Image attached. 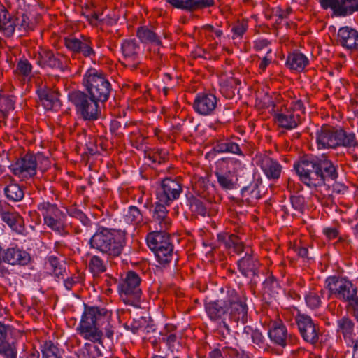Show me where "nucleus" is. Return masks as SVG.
I'll list each match as a JSON object with an SVG mask.
<instances>
[{"instance_id": "35", "label": "nucleus", "mask_w": 358, "mask_h": 358, "mask_svg": "<svg viewBox=\"0 0 358 358\" xmlns=\"http://www.w3.org/2000/svg\"><path fill=\"white\" fill-rule=\"evenodd\" d=\"M308 58L301 52H292L287 57L286 65L292 70L301 71L308 65Z\"/></svg>"}, {"instance_id": "48", "label": "nucleus", "mask_w": 358, "mask_h": 358, "mask_svg": "<svg viewBox=\"0 0 358 358\" xmlns=\"http://www.w3.org/2000/svg\"><path fill=\"white\" fill-rule=\"evenodd\" d=\"M64 218L65 217H59V218H52L44 220V222L51 229L60 234H63L64 233Z\"/></svg>"}, {"instance_id": "45", "label": "nucleus", "mask_w": 358, "mask_h": 358, "mask_svg": "<svg viewBox=\"0 0 358 358\" xmlns=\"http://www.w3.org/2000/svg\"><path fill=\"white\" fill-rule=\"evenodd\" d=\"M15 72L24 79L30 78L32 73V65L27 59H20L17 63Z\"/></svg>"}, {"instance_id": "4", "label": "nucleus", "mask_w": 358, "mask_h": 358, "mask_svg": "<svg viewBox=\"0 0 358 358\" xmlns=\"http://www.w3.org/2000/svg\"><path fill=\"white\" fill-rule=\"evenodd\" d=\"M316 142L319 149L358 147V139L355 133L329 125H323L317 131Z\"/></svg>"}, {"instance_id": "12", "label": "nucleus", "mask_w": 358, "mask_h": 358, "mask_svg": "<svg viewBox=\"0 0 358 358\" xmlns=\"http://www.w3.org/2000/svg\"><path fill=\"white\" fill-rule=\"evenodd\" d=\"M182 192V187L178 180L166 178L157 189V199L160 203L169 206L178 199Z\"/></svg>"}, {"instance_id": "7", "label": "nucleus", "mask_w": 358, "mask_h": 358, "mask_svg": "<svg viewBox=\"0 0 358 358\" xmlns=\"http://www.w3.org/2000/svg\"><path fill=\"white\" fill-rule=\"evenodd\" d=\"M141 278L133 271L127 273L125 278L118 285L122 300L127 304L136 306L139 302L142 291L141 289Z\"/></svg>"}, {"instance_id": "50", "label": "nucleus", "mask_w": 358, "mask_h": 358, "mask_svg": "<svg viewBox=\"0 0 358 358\" xmlns=\"http://www.w3.org/2000/svg\"><path fill=\"white\" fill-rule=\"evenodd\" d=\"M189 202L190 209L192 212L201 216H205L207 214L206 207L202 201L196 198H192Z\"/></svg>"}, {"instance_id": "57", "label": "nucleus", "mask_w": 358, "mask_h": 358, "mask_svg": "<svg viewBox=\"0 0 358 358\" xmlns=\"http://www.w3.org/2000/svg\"><path fill=\"white\" fill-rule=\"evenodd\" d=\"M220 350L222 353L223 358H238L241 355L238 352L236 349L232 348L231 347H224L222 348Z\"/></svg>"}, {"instance_id": "30", "label": "nucleus", "mask_w": 358, "mask_h": 358, "mask_svg": "<svg viewBox=\"0 0 358 358\" xmlns=\"http://www.w3.org/2000/svg\"><path fill=\"white\" fill-rule=\"evenodd\" d=\"M166 206L159 201L156 203L152 212L153 222L159 226L160 230H167L171 226V220L168 217Z\"/></svg>"}, {"instance_id": "51", "label": "nucleus", "mask_w": 358, "mask_h": 358, "mask_svg": "<svg viewBox=\"0 0 358 358\" xmlns=\"http://www.w3.org/2000/svg\"><path fill=\"white\" fill-rule=\"evenodd\" d=\"M14 18L16 20L15 28L17 27L20 31H27L31 29L30 20L27 15L22 14Z\"/></svg>"}, {"instance_id": "52", "label": "nucleus", "mask_w": 358, "mask_h": 358, "mask_svg": "<svg viewBox=\"0 0 358 358\" xmlns=\"http://www.w3.org/2000/svg\"><path fill=\"white\" fill-rule=\"evenodd\" d=\"M68 213L70 216L79 220L83 225L88 226L90 224V219L81 210L72 208L68 210Z\"/></svg>"}, {"instance_id": "11", "label": "nucleus", "mask_w": 358, "mask_h": 358, "mask_svg": "<svg viewBox=\"0 0 358 358\" xmlns=\"http://www.w3.org/2000/svg\"><path fill=\"white\" fill-rule=\"evenodd\" d=\"M13 175L21 180L33 178L36 174L37 161L34 155L27 154L9 166Z\"/></svg>"}, {"instance_id": "62", "label": "nucleus", "mask_w": 358, "mask_h": 358, "mask_svg": "<svg viewBox=\"0 0 358 358\" xmlns=\"http://www.w3.org/2000/svg\"><path fill=\"white\" fill-rule=\"evenodd\" d=\"M273 15L278 17V20H276V23L279 24V20H281L284 18L287 17V14H285V11L283 10L281 8L277 7L273 10Z\"/></svg>"}, {"instance_id": "47", "label": "nucleus", "mask_w": 358, "mask_h": 358, "mask_svg": "<svg viewBox=\"0 0 358 358\" xmlns=\"http://www.w3.org/2000/svg\"><path fill=\"white\" fill-rule=\"evenodd\" d=\"M125 220L127 223L137 224L143 221V215L137 207L131 206L125 215Z\"/></svg>"}, {"instance_id": "17", "label": "nucleus", "mask_w": 358, "mask_h": 358, "mask_svg": "<svg viewBox=\"0 0 358 358\" xmlns=\"http://www.w3.org/2000/svg\"><path fill=\"white\" fill-rule=\"evenodd\" d=\"M271 341L281 347L294 343L295 337L288 334L286 326L281 322H273L268 332Z\"/></svg>"}, {"instance_id": "63", "label": "nucleus", "mask_w": 358, "mask_h": 358, "mask_svg": "<svg viewBox=\"0 0 358 358\" xmlns=\"http://www.w3.org/2000/svg\"><path fill=\"white\" fill-rule=\"evenodd\" d=\"M269 44V42L266 39H259L255 43V49L257 51L262 50L266 48Z\"/></svg>"}, {"instance_id": "31", "label": "nucleus", "mask_w": 358, "mask_h": 358, "mask_svg": "<svg viewBox=\"0 0 358 358\" xmlns=\"http://www.w3.org/2000/svg\"><path fill=\"white\" fill-rule=\"evenodd\" d=\"M336 332L341 334L345 340L353 341L355 336V322L348 316H343L337 320Z\"/></svg>"}, {"instance_id": "38", "label": "nucleus", "mask_w": 358, "mask_h": 358, "mask_svg": "<svg viewBox=\"0 0 358 358\" xmlns=\"http://www.w3.org/2000/svg\"><path fill=\"white\" fill-rule=\"evenodd\" d=\"M38 209L41 210L44 220L59 218V217H65V214L60 210L55 205L50 203H43L38 206Z\"/></svg>"}, {"instance_id": "24", "label": "nucleus", "mask_w": 358, "mask_h": 358, "mask_svg": "<svg viewBox=\"0 0 358 358\" xmlns=\"http://www.w3.org/2000/svg\"><path fill=\"white\" fill-rule=\"evenodd\" d=\"M176 8L196 10L213 6L214 0H166Z\"/></svg>"}, {"instance_id": "3", "label": "nucleus", "mask_w": 358, "mask_h": 358, "mask_svg": "<svg viewBox=\"0 0 358 358\" xmlns=\"http://www.w3.org/2000/svg\"><path fill=\"white\" fill-rule=\"evenodd\" d=\"M125 243V233L115 229L99 227L91 237L92 248L110 257H118Z\"/></svg>"}, {"instance_id": "5", "label": "nucleus", "mask_w": 358, "mask_h": 358, "mask_svg": "<svg viewBox=\"0 0 358 358\" xmlns=\"http://www.w3.org/2000/svg\"><path fill=\"white\" fill-rule=\"evenodd\" d=\"M294 169L301 181L309 187L324 185V178L317 159L302 158L294 164Z\"/></svg>"}, {"instance_id": "16", "label": "nucleus", "mask_w": 358, "mask_h": 358, "mask_svg": "<svg viewBox=\"0 0 358 358\" xmlns=\"http://www.w3.org/2000/svg\"><path fill=\"white\" fill-rule=\"evenodd\" d=\"M217 106V99L213 94L201 93L196 96L193 103L194 110L201 115H212Z\"/></svg>"}, {"instance_id": "26", "label": "nucleus", "mask_w": 358, "mask_h": 358, "mask_svg": "<svg viewBox=\"0 0 358 358\" xmlns=\"http://www.w3.org/2000/svg\"><path fill=\"white\" fill-rule=\"evenodd\" d=\"M320 173L324 178V185L327 182L335 181L338 176V166L331 160L324 158L317 159Z\"/></svg>"}, {"instance_id": "20", "label": "nucleus", "mask_w": 358, "mask_h": 358, "mask_svg": "<svg viewBox=\"0 0 358 358\" xmlns=\"http://www.w3.org/2000/svg\"><path fill=\"white\" fill-rule=\"evenodd\" d=\"M3 260L12 266H26L31 262V256L27 251L15 246L4 250Z\"/></svg>"}, {"instance_id": "53", "label": "nucleus", "mask_w": 358, "mask_h": 358, "mask_svg": "<svg viewBox=\"0 0 358 358\" xmlns=\"http://www.w3.org/2000/svg\"><path fill=\"white\" fill-rule=\"evenodd\" d=\"M48 264L51 266L55 275L59 277L62 275L63 271L58 259L54 256H50L48 259Z\"/></svg>"}, {"instance_id": "43", "label": "nucleus", "mask_w": 358, "mask_h": 358, "mask_svg": "<svg viewBox=\"0 0 358 358\" xmlns=\"http://www.w3.org/2000/svg\"><path fill=\"white\" fill-rule=\"evenodd\" d=\"M0 355L3 358H17V348L14 342L0 341Z\"/></svg>"}, {"instance_id": "9", "label": "nucleus", "mask_w": 358, "mask_h": 358, "mask_svg": "<svg viewBox=\"0 0 358 358\" xmlns=\"http://www.w3.org/2000/svg\"><path fill=\"white\" fill-rule=\"evenodd\" d=\"M229 311L227 321L232 324H245L248 321V306L245 299L241 297L234 289L229 291Z\"/></svg>"}, {"instance_id": "27", "label": "nucleus", "mask_w": 358, "mask_h": 358, "mask_svg": "<svg viewBox=\"0 0 358 358\" xmlns=\"http://www.w3.org/2000/svg\"><path fill=\"white\" fill-rule=\"evenodd\" d=\"M16 20L0 3V31L7 36H11L15 29Z\"/></svg>"}, {"instance_id": "13", "label": "nucleus", "mask_w": 358, "mask_h": 358, "mask_svg": "<svg viewBox=\"0 0 358 358\" xmlns=\"http://www.w3.org/2000/svg\"><path fill=\"white\" fill-rule=\"evenodd\" d=\"M295 322L299 333L305 341L313 345L318 342L320 329L310 316L299 313L295 317Z\"/></svg>"}, {"instance_id": "22", "label": "nucleus", "mask_w": 358, "mask_h": 358, "mask_svg": "<svg viewBox=\"0 0 358 358\" xmlns=\"http://www.w3.org/2000/svg\"><path fill=\"white\" fill-rule=\"evenodd\" d=\"M165 231L160 230L159 231H153L148 234L146 238L147 243L153 252L172 245L170 241V236Z\"/></svg>"}, {"instance_id": "56", "label": "nucleus", "mask_w": 358, "mask_h": 358, "mask_svg": "<svg viewBox=\"0 0 358 358\" xmlns=\"http://www.w3.org/2000/svg\"><path fill=\"white\" fill-rule=\"evenodd\" d=\"M288 110H293L294 111V113L299 114V119L301 120V115L304 113L305 110L301 100L292 101V106Z\"/></svg>"}, {"instance_id": "39", "label": "nucleus", "mask_w": 358, "mask_h": 358, "mask_svg": "<svg viewBox=\"0 0 358 358\" xmlns=\"http://www.w3.org/2000/svg\"><path fill=\"white\" fill-rule=\"evenodd\" d=\"M176 327L173 324H166L164 329L159 333V341L166 343L169 348L173 346L177 340V336L174 333Z\"/></svg>"}, {"instance_id": "28", "label": "nucleus", "mask_w": 358, "mask_h": 358, "mask_svg": "<svg viewBox=\"0 0 358 358\" xmlns=\"http://www.w3.org/2000/svg\"><path fill=\"white\" fill-rule=\"evenodd\" d=\"M241 196L243 200L237 201L234 204L236 210H237L238 207H241L244 201H245L248 205H254L255 202L261 198V193L258 185L257 183L251 184L243 188Z\"/></svg>"}, {"instance_id": "64", "label": "nucleus", "mask_w": 358, "mask_h": 358, "mask_svg": "<svg viewBox=\"0 0 358 358\" xmlns=\"http://www.w3.org/2000/svg\"><path fill=\"white\" fill-rule=\"evenodd\" d=\"M40 353L35 348H32L24 355L20 356V358H39Z\"/></svg>"}, {"instance_id": "18", "label": "nucleus", "mask_w": 358, "mask_h": 358, "mask_svg": "<svg viewBox=\"0 0 358 358\" xmlns=\"http://www.w3.org/2000/svg\"><path fill=\"white\" fill-rule=\"evenodd\" d=\"M121 50L125 59V66L136 69L140 64L138 52L139 45L134 39L125 40L122 43Z\"/></svg>"}, {"instance_id": "6", "label": "nucleus", "mask_w": 358, "mask_h": 358, "mask_svg": "<svg viewBox=\"0 0 358 358\" xmlns=\"http://www.w3.org/2000/svg\"><path fill=\"white\" fill-rule=\"evenodd\" d=\"M229 294L226 300H216L206 303L205 308L211 320L218 323L219 334L223 338L231 334L230 324L227 321L229 312Z\"/></svg>"}, {"instance_id": "10", "label": "nucleus", "mask_w": 358, "mask_h": 358, "mask_svg": "<svg viewBox=\"0 0 358 358\" xmlns=\"http://www.w3.org/2000/svg\"><path fill=\"white\" fill-rule=\"evenodd\" d=\"M64 42L65 47L73 55H81L92 61L96 58V53L90 37L82 34L79 37L69 36L64 38Z\"/></svg>"}, {"instance_id": "19", "label": "nucleus", "mask_w": 358, "mask_h": 358, "mask_svg": "<svg viewBox=\"0 0 358 358\" xmlns=\"http://www.w3.org/2000/svg\"><path fill=\"white\" fill-rule=\"evenodd\" d=\"M36 62L43 68L49 67L61 71H64L66 68V64L62 62L59 55L48 49H40L36 57Z\"/></svg>"}, {"instance_id": "54", "label": "nucleus", "mask_w": 358, "mask_h": 358, "mask_svg": "<svg viewBox=\"0 0 358 358\" xmlns=\"http://www.w3.org/2000/svg\"><path fill=\"white\" fill-rule=\"evenodd\" d=\"M346 310L358 322V296L346 303Z\"/></svg>"}, {"instance_id": "2", "label": "nucleus", "mask_w": 358, "mask_h": 358, "mask_svg": "<svg viewBox=\"0 0 358 358\" xmlns=\"http://www.w3.org/2000/svg\"><path fill=\"white\" fill-rule=\"evenodd\" d=\"M112 313L104 308L86 306L78 327L80 334L85 339L102 345L104 326L105 334L111 339L114 334L113 327L110 323Z\"/></svg>"}, {"instance_id": "36", "label": "nucleus", "mask_w": 358, "mask_h": 358, "mask_svg": "<svg viewBox=\"0 0 358 358\" xmlns=\"http://www.w3.org/2000/svg\"><path fill=\"white\" fill-rule=\"evenodd\" d=\"M137 36L142 43H152L157 46L162 45V41L157 34L146 27L138 29Z\"/></svg>"}, {"instance_id": "25", "label": "nucleus", "mask_w": 358, "mask_h": 358, "mask_svg": "<svg viewBox=\"0 0 358 358\" xmlns=\"http://www.w3.org/2000/svg\"><path fill=\"white\" fill-rule=\"evenodd\" d=\"M258 164L268 178L278 179L280 177L282 166L276 160L264 156L259 159Z\"/></svg>"}, {"instance_id": "42", "label": "nucleus", "mask_w": 358, "mask_h": 358, "mask_svg": "<svg viewBox=\"0 0 358 358\" xmlns=\"http://www.w3.org/2000/svg\"><path fill=\"white\" fill-rule=\"evenodd\" d=\"M88 268L93 275H99L106 271L104 261L98 255H94L90 258Z\"/></svg>"}, {"instance_id": "21", "label": "nucleus", "mask_w": 358, "mask_h": 358, "mask_svg": "<svg viewBox=\"0 0 358 358\" xmlns=\"http://www.w3.org/2000/svg\"><path fill=\"white\" fill-rule=\"evenodd\" d=\"M338 42L343 48L350 50H358V31L349 27L339 29Z\"/></svg>"}, {"instance_id": "46", "label": "nucleus", "mask_w": 358, "mask_h": 358, "mask_svg": "<svg viewBox=\"0 0 358 358\" xmlns=\"http://www.w3.org/2000/svg\"><path fill=\"white\" fill-rule=\"evenodd\" d=\"M305 301L306 306L311 310H316L322 305L320 296L313 290L309 291L305 295Z\"/></svg>"}, {"instance_id": "15", "label": "nucleus", "mask_w": 358, "mask_h": 358, "mask_svg": "<svg viewBox=\"0 0 358 358\" xmlns=\"http://www.w3.org/2000/svg\"><path fill=\"white\" fill-rule=\"evenodd\" d=\"M237 265L243 276L250 278L258 275L260 263L258 258L254 256L251 248H247L245 256L238 261Z\"/></svg>"}, {"instance_id": "29", "label": "nucleus", "mask_w": 358, "mask_h": 358, "mask_svg": "<svg viewBox=\"0 0 358 358\" xmlns=\"http://www.w3.org/2000/svg\"><path fill=\"white\" fill-rule=\"evenodd\" d=\"M217 182L224 189H233L236 187L237 176L234 171L220 168L215 172Z\"/></svg>"}, {"instance_id": "37", "label": "nucleus", "mask_w": 358, "mask_h": 358, "mask_svg": "<svg viewBox=\"0 0 358 358\" xmlns=\"http://www.w3.org/2000/svg\"><path fill=\"white\" fill-rule=\"evenodd\" d=\"M215 150L220 153L229 152L240 156H243L241 149L237 143L231 140H226L217 143Z\"/></svg>"}, {"instance_id": "59", "label": "nucleus", "mask_w": 358, "mask_h": 358, "mask_svg": "<svg viewBox=\"0 0 358 358\" xmlns=\"http://www.w3.org/2000/svg\"><path fill=\"white\" fill-rule=\"evenodd\" d=\"M145 322V319L143 317L139 320H133L129 324H127V327L133 333H137L141 328L143 327V324Z\"/></svg>"}, {"instance_id": "8", "label": "nucleus", "mask_w": 358, "mask_h": 358, "mask_svg": "<svg viewBox=\"0 0 358 358\" xmlns=\"http://www.w3.org/2000/svg\"><path fill=\"white\" fill-rule=\"evenodd\" d=\"M325 282L331 294L343 303H347L357 296V287L346 278L330 276Z\"/></svg>"}, {"instance_id": "14", "label": "nucleus", "mask_w": 358, "mask_h": 358, "mask_svg": "<svg viewBox=\"0 0 358 358\" xmlns=\"http://www.w3.org/2000/svg\"><path fill=\"white\" fill-rule=\"evenodd\" d=\"M0 217L13 231L19 234L23 232L24 229L23 218L5 201H0Z\"/></svg>"}, {"instance_id": "44", "label": "nucleus", "mask_w": 358, "mask_h": 358, "mask_svg": "<svg viewBox=\"0 0 358 358\" xmlns=\"http://www.w3.org/2000/svg\"><path fill=\"white\" fill-rule=\"evenodd\" d=\"M226 245L230 248L234 253L241 255L243 252H246L248 247H245L243 243L239 241V238L236 235L231 234L228 237L226 241Z\"/></svg>"}, {"instance_id": "1", "label": "nucleus", "mask_w": 358, "mask_h": 358, "mask_svg": "<svg viewBox=\"0 0 358 358\" xmlns=\"http://www.w3.org/2000/svg\"><path fill=\"white\" fill-rule=\"evenodd\" d=\"M83 85L88 94L80 90L73 91L69 94V99L74 105L80 117L93 122L101 116L100 104L108 100L112 86L106 76L95 69L86 71Z\"/></svg>"}, {"instance_id": "23", "label": "nucleus", "mask_w": 358, "mask_h": 358, "mask_svg": "<svg viewBox=\"0 0 358 358\" xmlns=\"http://www.w3.org/2000/svg\"><path fill=\"white\" fill-rule=\"evenodd\" d=\"M275 120L279 127L289 130L296 128L301 121L299 114L288 109L276 113Z\"/></svg>"}, {"instance_id": "60", "label": "nucleus", "mask_w": 358, "mask_h": 358, "mask_svg": "<svg viewBox=\"0 0 358 358\" xmlns=\"http://www.w3.org/2000/svg\"><path fill=\"white\" fill-rule=\"evenodd\" d=\"M252 338L253 343L257 345L258 347L264 348V337L260 331L257 330L252 331Z\"/></svg>"}, {"instance_id": "61", "label": "nucleus", "mask_w": 358, "mask_h": 358, "mask_svg": "<svg viewBox=\"0 0 358 358\" xmlns=\"http://www.w3.org/2000/svg\"><path fill=\"white\" fill-rule=\"evenodd\" d=\"M4 250L0 245V276L6 277L10 274L8 268L3 264V255Z\"/></svg>"}, {"instance_id": "55", "label": "nucleus", "mask_w": 358, "mask_h": 358, "mask_svg": "<svg viewBox=\"0 0 358 358\" xmlns=\"http://www.w3.org/2000/svg\"><path fill=\"white\" fill-rule=\"evenodd\" d=\"M292 207L297 211L301 213L304 208L305 199L301 195H294L290 197Z\"/></svg>"}, {"instance_id": "58", "label": "nucleus", "mask_w": 358, "mask_h": 358, "mask_svg": "<svg viewBox=\"0 0 358 358\" xmlns=\"http://www.w3.org/2000/svg\"><path fill=\"white\" fill-rule=\"evenodd\" d=\"M86 350L90 358H97L102 355V352L99 348L94 344H89L86 345Z\"/></svg>"}, {"instance_id": "32", "label": "nucleus", "mask_w": 358, "mask_h": 358, "mask_svg": "<svg viewBox=\"0 0 358 358\" xmlns=\"http://www.w3.org/2000/svg\"><path fill=\"white\" fill-rule=\"evenodd\" d=\"M7 179L10 180V183L3 189L6 197L13 202L22 201L24 196L22 187L15 182L12 177L8 176Z\"/></svg>"}, {"instance_id": "34", "label": "nucleus", "mask_w": 358, "mask_h": 358, "mask_svg": "<svg viewBox=\"0 0 358 358\" xmlns=\"http://www.w3.org/2000/svg\"><path fill=\"white\" fill-rule=\"evenodd\" d=\"M37 94L40 101L46 110H50L59 101L58 94L50 88L39 89Z\"/></svg>"}, {"instance_id": "49", "label": "nucleus", "mask_w": 358, "mask_h": 358, "mask_svg": "<svg viewBox=\"0 0 358 358\" xmlns=\"http://www.w3.org/2000/svg\"><path fill=\"white\" fill-rule=\"evenodd\" d=\"M248 28V21L242 20L238 22L232 27L231 31L233 33L232 39H241L243 34L246 32Z\"/></svg>"}, {"instance_id": "40", "label": "nucleus", "mask_w": 358, "mask_h": 358, "mask_svg": "<svg viewBox=\"0 0 358 358\" xmlns=\"http://www.w3.org/2000/svg\"><path fill=\"white\" fill-rule=\"evenodd\" d=\"M42 358H62V352L51 341H46L41 345Z\"/></svg>"}, {"instance_id": "33", "label": "nucleus", "mask_w": 358, "mask_h": 358, "mask_svg": "<svg viewBox=\"0 0 358 358\" xmlns=\"http://www.w3.org/2000/svg\"><path fill=\"white\" fill-rule=\"evenodd\" d=\"M194 188L199 196L206 199L208 201H211L215 192V187L208 180L202 177L199 178L195 182Z\"/></svg>"}, {"instance_id": "41", "label": "nucleus", "mask_w": 358, "mask_h": 358, "mask_svg": "<svg viewBox=\"0 0 358 358\" xmlns=\"http://www.w3.org/2000/svg\"><path fill=\"white\" fill-rule=\"evenodd\" d=\"M154 252L158 262L162 266H166L171 262L173 257V245H170L169 246L159 249Z\"/></svg>"}]
</instances>
